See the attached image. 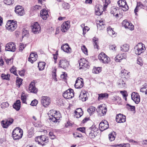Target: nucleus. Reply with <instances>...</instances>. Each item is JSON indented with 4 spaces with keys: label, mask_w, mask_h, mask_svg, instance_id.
<instances>
[{
    "label": "nucleus",
    "mask_w": 147,
    "mask_h": 147,
    "mask_svg": "<svg viewBox=\"0 0 147 147\" xmlns=\"http://www.w3.org/2000/svg\"><path fill=\"white\" fill-rule=\"evenodd\" d=\"M116 46L115 45H111L110 46L109 48L110 49L113 50H116Z\"/></svg>",
    "instance_id": "obj_63"
},
{
    "label": "nucleus",
    "mask_w": 147,
    "mask_h": 147,
    "mask_svg": "<svg viewBox=\"0 0 147 147\" xmlns=\"http://www.w3.org/2000/svg\"><path fill=\"white\" fill-rule=\"evenodd\" d=\"M17 22H13V21H9L7 22L5 27L7 29L10 31H14L17 27Z\"/></svg>",
    "instance_id": "obj_4"
},
{
    "label": "nucleus",
    "mask_w": 147,
    "mask_h": 147,
    "mask_svg": "<svg viewBox=\"0 0 147 147\" xmlns=\"http://www.w3.org/2000/svg\"><path fill=\"white\" fill-rule=\"evenodd\" d=\"M96 110L98 114L101 116L106 114L107 109L105 104H102L98 107Z\"/></svg>",
    "instance_id": "obj_5"
},
{
    "label": "nucleus",
    "mask_w": 147,
    "mask_h": 147,
    "mask_svg": "<svg viewBox=\"0 0 147 147\" xmlns=\"http://www.w3.org/2000/svg\"><path fill=\"white\" fill-rule=\"evenodd\" d=\"M20 100H17L13 105V108L17 111L19 110L20 108Z\"/></svg>",
    "instance_id": "obj_28"
},
{
    "label": "nucleus",
    "mask_w": 147,
    "mask_h": 147,
    "mask_svg": "<svg viewBox=\"0 0 147 147\" xmlns=\"http://www.w3.org/2000/svg\"><path fill=\"white\" fill-rule=\"evenodd\" d=\"M54 71L53 72V73H52V75H53V79L55 80L56 79V69L55 68V69H54Z\"/></svg>",
    "instance_id": "obj_60"
},
{
    "label": "nucleus",
    "mask_w": 147,
    "mask_h": 147,
    "mask_svg": "<svg viewBox=\"0 0 147 147\" xmlns=\"http://www.w3.org/2000/svg\"><path fill=\"white\" fill-rule=\"evenodd\" d=\"M81 49L83 52L85 54H87V50L85 46L83 45L81 47Z\"/></svg>",
    "instance_id": "obj_50"
},
{
    "label": "nucleus",
    "mask_w": 147,
    "mask_h": 147,
    "mask_svg": "<svg viewBox=\"0 0 147 147\" xmlns=\"http://www.w3.org/2000/svg\"><path fill=\"white\" fill-rule=\"evenodd\" d=\"M118 85L119 87L125 88L126 87V84L122 80H120L118 83Z\"/></svg>",
    "instance_id": "obj_32"
},
{
    "label": "nucleus",
    "mask_w": 147,
    "mask_h": 147,
    "mask_svg": "<svg viewBox=\"0 0 147 147\" xmlns=\"http://www.w3.org/2000/svg\"><path fill=\"white\" fill-rule=\"evenodd\" d=\"M28 30L25 29L23 30L22 32V35L23 37L24 36H28Z\"/></svg>",
    "instance_id": "obj_46"
},
{
    "label": "nucleus",
    "mask_w": 147,
    "mask_h": 147,
    "mask_svg": "<svg viewBox=\"0 0 147 147\" xmlns=\"http://www.w3.org/2000/svg\"><path fill=\"white\" fill-rule=\"evenodd\" d=\"M62 6L64 9H68L70 7L69 4L67 3H63L62 4Z\"/></svg>",
    "instance_id": "obj_49"
},
{
    "label": "nucleus",
    "mask_w": 147,
    "mask_h": 147,
    "mask_svg": "<svg viewBox=\"0 0 147 147\" xmlns=\"http://www.w3.org/2000/svg\"><path fill=\"white\" fill-rule=\"evenodd\" d=\"M29 90L30 92L36 94L38 91L37 89L35 87L34 81H32L29 85Z\"/></svg>",
    "instance_id": "obj_24"
},
{
    "label": "nucleus",
    "mask_w": 147,
    "mask_h": 147,
    "mask_svg": "<svg viewBox=\"0 0 147 147\" xmlns=\"http://www.w3.org/2000/svg\"><path fill=\"white\" fill-rule=\"evenodd\" d=\"M126 58V53H123L122 54H118L115 57V59L116 62H120L122 59H125Z\"/></svg>",
    "instance_id": "obj_18"
},
{
    "label": "nucleus",
    "mask_w": 147,
    "mask_h": 147,
    "mask_svg": "<svg viewBox=\"0 0 147 147\" xmlns=\"http://www.w3.org/2000/svg\"><path fill=\"white\" fill-rule=\"evenodd\" d=\"M79 97L80 99L82 101H85L87 99L86 92H81L80 94Z\"/></svg>",
    "instance_id": "obj_31"
},
{
    "label": "nucleus",
    "mask_w": 147,
    "mask_h": 147,
    "mask_svg": "<svg viewBox=\"0 0 147 147\" xmlns=\"http://www.w3.org/2000/svg\"><path fill=\"white\" fill-rule=\"evenodd\" d=\"M73 135L75 138H77V137L80 138L82 136V135L81 134H78L77 133L74 134Z\"/></svg>",
    "instance_id": "obj_64"
},
{
    "label": "nucleus",
    "mask_w": 147,
    "mask_h": 147,
    "mask_svg": "<svg viewBox=\"0 0 147 147\" xmlns=\"http://www.w3.org/2000/svg\"><path fill=\"white\" fill-rule=\"evenodd\" d=\"M23 134V131L19 127H16L13 130L12 135L14 140H19L21 138Z\"/></svg>",
    "instance_id": "obj_2"
},
{
    "label": "nucleus",
    "mask_w": 147,
    "mask_h": 147,
    "mask_svg": "<svg viewBox=\"0 0 147 147\" xmlns=\"http://www.w3.org/2000/svg\"><path fill=\"white\" fill-rule=\"evenodd\" d=\"M89 130L91 131L89 133V136L91 138H94L96 136V131L98 130L95 126H92L91 127H90L89 129Z\"/></svg>",
    "instance_id": "obj_19"
},
{
    "label": "nucleus",
    "mask_w": 147,
    "mask_h": 147,
    "mask_svg": "<svg viewBox=\"0 0 147 147\" xmlns=\"http://www.w3.org/2000/svg\"><path fill=\"white\" fill-rule=\"evenodd\" d=\"M68 63L66 60L65 59H61L59 63V67H61L65 69L68 67Z\"/></svg>",
    "instance_id": "obj_23"
},
{
    "label": "nucleus",
    "mask_w": 147,
    "mask_h": 147,
    "mask_svg": "<svg viewBox=\"0 0 147 147\" xmlns=\"http://www.w3.org/2000/svg\"><path fill=\"white\" fill-rule=\"evenodd\" d=\"M14 0H4V2L7 5H10L13 3Z\"/></svg>",
    "instance_id": "obj_45"
},
{
    "label": "nucleus",
    "mask_w": 147,
    "mask_h": 147,
    "mask_svg": "<svg viewBox=\"0 0 147 147\" xmlns=\"http://www.w3.org/2000/svg\"><path fill=\"white\" fill-rule=\"evenodd\" d=\"M121 50L123 52L128 51L129 49V45L127 44H124L121 45L120 47Z\"/></svg>",
    "instance_id": "obj_30"
},
{
    "label": "nucleus",
    "mask_w": 147,
    "mask_h": 147,
    "mask_svg": "<svg viewBox=\"0 0 147 147\" xmlns=\"http://www.w3.org/2000/svg\"><path fill=\"white\" fill-rule=\"evenodd\" d=\"M137 63L138 64L141 66L143 65V61L141 57H138L137 60Z\"/></svg>",
    "instance_id": "obj_41"
},
{
    "label": "nucleus",
    "mask_w": 147,
    "mask_h": 147,
    "mask_svg": "<svg viewBox=\"0 0 147 147\" xmlns=\"http://www.w3.org/2000/svg\"><path fill=\"white\" fill-rule=\"evenodd\" d=\"M13 121V119H12L2 121L1 122L3 128H6L12 123Z\"/></svg>",
    "instance_id": "obj_20"
},
{
    "label": "nucleus",
    "mask_w": 147,
    "mask_h": 147,
    "mask_svg": "<svg viewBox=\"0 0 147 147\" xmlns=\"http://www.w3.org/2000/svg\"><path fill=\"white\" fill-rule=\"evenodd\" d=\"M108 32L110 35L112 34L113 35L115 34V32L112 29V28L111 30H108Z\"/></svg>",
    "instance_id": "obj_59"
},
{
    "label": "nucleus",
    "mask_w": 147,
    "mask_h": 147,
    "mask_svg": "<svg viewBox=\"0 0 147 147\" xmlns=\"http://www.w3.org/2000/svg\"><path fill=\"white\" fill-rule=\"evenodd\" d=\"M84 85L83 80L80 78H78L76 81L75 86L76 88H80Z\"/></svg>",
    "instance_id": "obj_15"
},
{
    "label": "nucleus",
    "mask_w": 147,
    "mask_h": 147,
    "mask_svg": "<svg viewBox=\"0 0 147 147\" xmlns=\"http://www.w3.org/2000/svg\"><path fill=\"white\" fill-rule=\"evenodd\" d=\"M41 8V6L38 5H36L32 7V9L34 10L37 11L40 9Z\"/></svg>",
    "instance_id": "obj_52"
},
{
    "label": "nucleus",
    "mask_w": 147,
    "mask_h": 147,
    "mask_svg": "<svg viewBox=\"0 0 147 147\" xmlns=\"http://www.w3.org/2000/svg\"><path fill=\"white\" fill-rule=\"evenodd\" d=\"M115 132H113L111 134H109V139L110 141H112L114 140L115 137Z\"/></svg>",
    "instance_id": "obj_35"
},
{
    "label": "nucleus",
    "mask_w": 147,
    "mask_h": 147,
    "mask_svg": "<svg viewBox=\"0 0 147 147\" xmlns=\"http://www.w3.org/2000/svg\"><path fill=\"white\" fill-rule=\"evenodd\" d=\"M98 100H100L103 99H107L108 98L109 94L107 93L99 94H98Z\"/></svg>",
    "instance_id": "obj_29"
},
{
    "label": "nucleus",
    "mask_w": 147,
    "mask_h": 147,
    "mask_svg": "<svg viewBox=\"0 0 147 147\" xmlns=\"http://www.w3.org/2000/svg\"><path fill=\"white\" fill-rule=\"evenodd\" d=\"M109 127L108 122L106 120H103L99 124V128L101 131L107 129Z\"/></svg>",
    "instance_id": "obj_12"
},
{
    "label": "nucleus",
    "mask_w": 147,
    "mask_h": 147,
    "mask_svg": "<svg viewBox=\"0 0 147 147\" xmlns=\"http://www.w3.org/2000/svg\"><path fill=\"white\" fill-rule=\"evenodd\" d=\"M93 41L94 42V47L95 48L98 49V39L96 37H94L93 39Z\"/></svg>",
    "instance_id": "obj_34"
},
{
    "label": "nucleus",
    "mask_w": 147,
    "mask_h": 147,
    "mask_svg": "<svg viewBox=\"0 0 147 147\" xmlns=\"http://www.w3.org/2000/svg\"><path fill=\"white\" fill-rule=\"evenodd\" d=\"M70 23L69 21L64 22L61 25V30L62 32H66L70 27Z\"/></svg>",
    "instance_id": "obj_14"
},
{
    "label": "nucleus",
    "mask_w": 147,
    "mask_h": 147,
    "mask_svg": "<svg viewBox=\"0 0 147 147\" xmlns=\"http://www.w3.org/2000/svg\"><path fill=\"white\" fill-rule=\"evenodd\" d=\"M126 107L128 110L135 112V107L134 106H131L128 104L126 105Z\"/></svg>",
    "instance_id": "obj_37"
},
{
    "label": "nucleus",
    "mask_w": 147,
    "mask_h": 147,
    "mask_svg": "<svg viewBox=\"0 0 147 147\" xmlns=\"http://www.w3.org/2000/svg\"><path fill=\"white\" fill-rule=\"evenodd\" d=\"M117 3L119 7L122 8V9L123 11H126L128 9V6L125 0H119L117 2Z\"/></svg>",
    "instance_id": "obj_9"
},
{
    "label": "nucleus",
    "mask_w": 147,
    "mask_h": 147,
    "mask_svg": "<svg viewBox=\"0 0 147 147\" xmlns=\"http://www.w3.org/2000/svg\"><path fill=\"white\" fill-rule=\"evenodd\" d=\"M132 99L136 104H138L140 101V96L139 94L135 92H133L131 94Z\"/></svg>",
    "instance_id": "obj_17"
},
{
    "label": "nucleus",
    "mask_w": 147,
    "mask_h": 147,
    "mask_svg": "<svg viewBox=\"0 0 147 147\" xmlns=\"http://www.w3.org/2000/svg\"><path fill=\"white\" fill-rule=\"evenodd\" d=\"M137 6L140 8H143L144 6L141 2L137 3Z\"/></svg>",
    "instance_id": "obj_58"
},
{
    "label": "nucleus",
    "mask_w": 147,
    "mask_h": 147,
    "mask_svg": "<svg viewBox=\"0 0 147 147\" xmlns=\"http://www.w3.org/2000/svg\"><path fill=\"white\" fill-rule=\"evenodd\" d=\"M116 120L118 123H123L126 121V116L121 114H119L117 115Z\"/></svg>",
    "instance_id": "obj_21"
},
{
    "label": "nucleus",
    "mask_w": 147,
    "mask_h": 147,
    "mask_svg": "<svg viewBox=\"0 0 147 147\" xmlns=\"http://www.w3.org/2000/svg\"><path fill=\"white\" fill-rule=\"evenodd\" d=\"M49 135L50 138L51 139H54L55 138V136L54 135L53 133L50 131L49 133Z\"/></svg>",
    "instance_id": "obj_55"
},
{
    "label": "nucleus",
    "mask_w": 147,
    "mask_h": 147,
    "mask_svg": "<svg viewBox=\"0 0 147 147\" xmlns=\"http://www.w3.org/2000/svg\"><path fill=\"white\" fill-rule=\"evenodd\" d=\"M41 104L45 107L49 105L51 102L50 98L47 96H43L41 97Z\"/></svg>",
    "instance_id": "obj_8"
},
{
    "label": "nucleus",
    "mask_w": 147,
    "mask_h": 147,
    "mask_svg": "<svg viewBox=\"0 0 147 147\" xmlns=\"http://www.w3.org/2000/svg\"><path fill=\"white\" fill-rule=\"evenodd\" d=\"M77 130L83 133H85V128L84 127H80L77 128Z\"/></svg>",
    "instance_id": "obj_56"
},
{
    "label": "nucleus",
    "mask_w": 147,
    "mask_h": 147,
    "mask_svg": "<svg viewBox=\"0 0 147 147\" xmlns=\"http://www.w3.org/2000/svg\"><path fill=\"white\" fill-rule=\"evenodd\" d=\"M122 25L125 28H127L131 30L134 29V26L132 24L125 20H124L122 22Z\"/></svg>",
    "instance_id": "obj_22"
},
{
    "label": "nucleus",
    "mask_w": 147,
    "mask_h": 147,
    "mask_svg": "<svg viewBox=\"0 0 147 147\" xmlns=\"http://www.w3.org/2000/svg\"><path fill=\"white\" fill-rule=\"evenodd\" d=\"M49 114V119L51 120V122L52 123L57 122L61 117V114L59 111L51 110Z\"/></svg>",
    "instance_id": "obj_1"
},
{
    "label": "nucleus",
    "mask_w": 147,
    "mask_h": 147,
    "mask_svg": "<svg viewBox=\"0 0 147 147\" xmlns=\"http://www.w3.org/2000/svg\"><path fill=\"white\" fill-rule=\"evenodd\" d=\"M24 45L23 44L20 43L19 46V50L22 51L24 49Z\"/></svg>",
    "instance_id": "obj_62"
},
{
    "label": "nucleus",
    "mask_w": 147,
    "mask_h": 147,
    "mask_svg": "<svg viewBox=\"0 0 147 147\" xmlns=\"http://www.w3.org/2000/svg\"><path fill=\"white\" fill-rule=\"evenodd\" d=\"M16 49V45L15 44L12 42L7 43L5 46V50L13 52Z\"/></svg>",
    "instance_id": "obj_13"
},
{
    "label": "nucleus",
    "mask_w": 147,
    "mask_h": 147,
    "mask_svg": "<svg viewBox=\"0 0 147 147\" xmlns=\"http://www.w3.org/2000/svg\"><path fill=\"white\" fill-rule=\"evenodd\" d=\"M95 108L93 106H91L87 110L88 112L90 114H92L95 111Z\"/></svg>",
    "instance_id": "obj_39"
},
{
    "label": "nucleus",
    "mask_w": 147,
    "mask_h": 147,
    "mask_svg": "<svg viewBox=\"0 0 147 147\" xmlns=\"http://www.w3.org/2000/svg\"><path fill=\"white\" fill-rule=\"evenodd\" d=\"M38 103V101L36 99L32 100L30 104V105L32 106H35Z\"/></svg>",
    "instance_id": "obj_53"
},
{
    "label": "nucleus",
    "mask_w": 147,
    "mask_h": 147,
    "mask_svg": "<svg viewBox=\"0 0 147 147\" xmlns=\"http://www.w3.org/2000/svg\"><path fill=\"white\" fill-rule=\"evenodd\" d=\"M32 32L34 34H38L40 32L41 28L40 26L37 22H36L32 26Z\"/></svg>",
    "instance_id": "obj_11"
},
{
    "label": "nucleus",
    "mask_w": 147,
    "mask_h": 147,
    "mask_svg": "<svg viewBox=\"0 0 147 147\" xmlns=\"http://www.w3.org/2000/svg\"><path fill=\"white\" fill-rule=\"evenodd\" d=\"M9 106V103L7 102H3L1 104V107L2 109H5L7 107Z\"/></svg>",
    "instance_id": "obj_43"
},
{
    "label": "nucleus",
    "mask_w": 147,
    "mask_h": 147,
    "mask_svg": "<svg viewBox=\"0 0 147 147\" xmlns=\"http://www.w3.org/2000/svg\"><path fill=\"white\" fill-rule=\"evenodd\" d=\"M101 71V69L100 67H97L93 69V71L95 74H97Z\"/></svg>",
    "instance_id": "obj_48"
},
{
    "label": "nucleus",
    "mask_w": 147,
    "mask_h": 147,
    "mask_svg": "<svg viewBox=\"0 0 147 147\" xmlns=\"http://www.w3.org/2000/svg\"><path fill=\"white\" fill-rule=\"evenodd\" d=\"M16 70V68L14 67H13L12 68L10 69V71L11 73H13L16 76H17Z\"/></svg>",
    "instance_id": "obj_51"
},
{
    "label": "nucleus",
    "mask_w": 147,
    "mask_h": 147,
    "mask_svg": "<svg viewBox=\"0 0 147 147\" xmlns=\"http://www.w3.org/2000/svg\"><path fill=\"white\" fill-rule=\"evenodd\" d=\"M48 11L45 9L41 10L40 12V16L44 20H46L49 17Z\"/></svg>",
    "instance_id": "obj_26"
},
{
    "label": "nucleus",
    "mask_w": 147,
    "mask_h": 147,
    "mask_svg": "<svg viewBox=\"0 0 147 147\" xmlns=\"http://www.w3.org/2000/svg\"><path fill=\"white\" fill-rule=\"evenodd\" d=\"M10 76V75L7 74V75L2 74L1 75V77L3 79H5L6 80H9Z\"/></svg>",
    "instance_id": "obj_44"
},
{
    "label": "nucleus",
    "mask_w": 147,
    "mask_h": 147,
    "mask_svg": "<svg viewBox=\"0 0 147 147\" xmlns=\"http://www.w3.org/2000/svg\"><path fill=\"white\" fill-rule=\"evenodd\" d=\"M38 139H40V142L43 143H45V145L46 144L49 142V138L47 137L44 135L40 136H37L36 137V140H38Z\"/></svg>",
    "instance_id": "obj_25"
},
{
    "label": "nucleus",
    "mask_w": 147,
    "mask_h": 147,
    "mask_svg": "<svg viewBox=\"0 0 147 147\" xmlns=\"http://www.w3.org/2000/svg\"><path fill=\"white\" fill-rule=\"evenodd\" d=\"M22 80L21 78H19L16 81V84L18 88H20L22 84Z\"/></svg>",
    "instance_id": "obj_42"
},
{
    "label": "nucleus",
    "mask_w": 147,
    "mask_h": 147,
    "mask_svg": "<svg viewBox=\"0 0 147 147\" xmlns=\"http://www.w3.org/2000/svg\"><path fill=\"white\" fill-rule=\"evenodd\" d=\"M63 97L67 99H69L74 96V94L73 90L69 89L65 91L63 94Z\"/></svg>",
    "instance_id": "obj_6"
},
{
    "label": "nucleus",
    "mask_w": 147,
    "mask_h": 147,
    "mask_svg": "<svg viewBox=\"0 0 147 147\" xmlns=\"http://www.w3.org/2000/svg\"><path fill=\"white\" fill-rule=\"evenodd\" d=\"M61 49L67 53H70L71 51V49L67 43L62 45L61 47Z\"/></svg>",
    "instance_id": "obj_27"
},
{
    "label": "nucleus",
    "mask_w": 147,
    "mask_h": 147,
    "mask_svg": "<svg viewBox=\"0 0 147 147\" xmlns=\"http://www.w3.org/2000/svg\"><path fill=\"white\" fill-rule=\"evenodd\" d=\"M97 27L100 28V27L102 28H105L104 23L102 20H100L99 23H97Z\"/></svg>",
    "instance_id": "obj_40"
},
{
    "label": "nucleus",
    "mask_w": 147,
    "mask_h": 147,
    "mask_svg": "<svg viewBox=\"0 0 147 147\" xmlns=\"http://www.w3.org/2000/svg\"><path fill=\"white\" fill-rule=\"evenodd\" d=\"M14 11L16 14L18 16H22L25 14V11L23 8L20 5L16 6L15 8Z\"/></svg>",
    "instance_id": "obj_10"
},
{
    "label": "nucleus",
    "mask_w": 147,
    "mask_h": 147,
    "mask_svg": "<svg viewBox=\"0 0 147 147\" xmlns=\"http://www.w3.org/2000/svg\"><path fill=\"white\" fill-rule=\"evenodd\" d=\"M45 65V63L44 62H40L38 64V67L40 71L44 69Z\"/></svg>",
    "instance_id": "obj_33"
},
{
    "label": "nucleus",
    "mask_w": 147,
    "mask_h": 147,
    "mask_svg": "<svg viewBox=\"0 0 147 147\" xmlns=\"http://www.w3.org/2000/svg\"><path fill=\"white\" fill-rule=\"evenodd\" d=\"M140 92H145L146 94H147V84H145L143 87L140 89Z\"/></svg>",
    "instance_id": "obj_38"
},
{
    "label": "nucleus",
    "mask_w": 147,
    "mask_h": 147,
    "mask_svg": "<svg viewBox=\"0 0 147 147\" xmlns=\"http://www.w3.org/2000/svg\"><path fill=\"white\" fill-rule=\"evenodd\" d=\"M37 57V55L36 53H31L30 54L29 57Z\"/></svg>",
    "instance_id": "obj_61"
},
{
    "label": "nucleus",
    "mask_w": 147,
    "mask_h": 147,
    "mask_svg": "<svg viewBox=\"0 0 147 147\" xmlns=\"http://www.w3.org/2000/svg\"><path fill=\"white\" fill-rule=\"evenodd\" d=\"M79 65L80 69L88 68L89 66L88 64V62L84 58L81 59L79 61Z\"/></svg>",
    "instance_id": "obj_16"
},
{
    "label": "nucleus",
    "mask_w": 147,
    "mask_h": 147,
    "mask_svg": "<svg viewBox=\"0 0 147 147\" xmlns=\"http://www.w3.org/2000/svg\"><path fill=\"white\" fill-rule=\"evenodd\" d=\"M145 50V45L142 43H139L134 48L135 53L137 55H140L144 52Z\"/></svg>",
    "instance_id": "obj_3"
},
{
    "label": "nucleus",
    "mask_w": 147,
    "mask_h": 147,
    "mask_svg": "<svg viewBox=\"0 0 147 147\" xmlns=\"http://www.w3.org/2000/svg\"><path fill=\"white\" fill-rule=\"evenodd\" d=\"M102 11L100 10V7L98 6H96L95 8V14L98 16H100L102 13Z\"/></svg>",
    "instance_id": "obj_36"
},
{
    "label": "nucleus",
    "mask_w": 147,
    "mask_h": 147,
    "mask_svg": "<svg viewBox=\"0 0 147 147\" xmlns=\"http://www.w3.org/2000/svg\"><path fill=\"white\" fill-rule=\"evenodd\" d=\"M75 112L76 113H80V114L81 115H83V112L82 109L81 108L77 109L75 111Z\"/></svg>",
    "instance_id": "obj_57"
},
{
    "label": "nucleus",
    "mask_w": 147,
    "mask_h": 147,
    "mask_svg": "<svg viewBox=\"0 0 147 147\" xmlns=\"http://www.w3.org/2000/svg\"><path fill=\"white\" fill-rule=\"evenodd\" d=\"M98 59L103 63H107L110 61V59L103 53L100 54L98 56Z\"/></svg>",
    "instance_id": "obj_7"
},
{
    "label": "nucleus",
    "mask_w": 147,
    "mask_h": 147,
    "mask_svg": "<svg viewBox=\"0 0 147 147\" xmlns=\"http://www.w3.org/2000/svg\"><path fill=\"white\" fill-rule=\"evenodd\" d=\"M26 96L22 94L21 96V100L22 101V102L24 103H26Z\"/></svg>",
    "instance_id": "obj_54"
},
{
    "label": "nucleus",
    "mask_w": 147,
    "mask_h": 147,
    "mask_svg": "<svg viewBox=\"0 0 147 147\" xmlns=\"http://www.w3.org/2000/svg\"><path fill=\"white\" fill-rule=\"evenodd\" d=\"M37 57H30L28 58V61L31 63H33L34 61H36Z\"/></svg>",
    "instance_id": "obj_47"
}]
</instances>
